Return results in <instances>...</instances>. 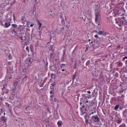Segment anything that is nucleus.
Instances as JSON below:
<instances>
[{
    "mask_svg": "<svg viewBox=\"0 0 127 127\" xmlns=\"http://www.w3.org/2000/svg\"><path fill=\"white\" fill-rule=\"evenodd\" d=\"M11 26L12 27L10 29V31L12 33L13 35L18 36V32L17 29V26L15 24H12Z\"/></svg>",
    "mask_w": 127,
    "mask_h": 127,
    "instance_id": "obj_1",
    "label": "nucleus"
},
{
    "mask_svg": "<svg viewBox=\"0 0 127 127\" xmlns=\"http://www.w3.org/2000/svg\"><path fill=\"white\" fill-rule=\"evenodd\" d=\"M95 21L96 23L99 25L101 17L99 12H96L95 13Z\"/></svg>",
    "mask_w": 127,
    "mask_h": 127,
    "instance_id": "obj_2",
    "label": "nucleus"
},
{
    "mask_svg": "<svg viewBox=\"0 0 127 127\" xmlns=\"http://www.w3.org/2000/svg\"><path fill=\"white\" fill-rule=\"evenodd\" d=\"M91 119L95 122H98L99 121V119L96 115L95 116H93L91 117Z\"/></svg>",
    "mask_w": 127,
    "mask_h": 127,
    "instance_id": "obj_3",
    "label": "nucleus"
},
{
    "mask_svg": "<svg viewBox=\"0 0 127 127\" xmlns=\"http://www.w3.org/2000/svg\"><path fill=\"white\" fill-rule=\"evenodd\" d=\"M18 36L22 40H25L26 39V35L24 33H23L22 34L21 36L18 34Z\"/></svg>",
    "mask_w": 127,
    "mask_h": 127,
    "instance_id": "obj_4",
    "label": "nucleus"
},
{
    "mask_svg": "<svg viewBox=\"0 0 127 127\" xmlns=\"http://www.w3.org/2000/svg\"><path fill=\"white\" fill-rule=\"evenodd\" d=\"M5 52L6 53V54H7V55L8 56V57L9 59H10L12 58V56L11 55V54H10V52L8 50H6L5 51Z\"/></svg>",
    "mask_w": 127,
    "mask_h": 127,
    "instance_id": "obj_5",
    "label": "nucleus"
},
{
    "mask_svg": "<svg viewBox=\"0 0 127 127\" xmlns=\"http://www.w3.org/2000/svg\"><path fill=\"white\" fill-rule=\"evenodd\" d=\"M30 107H27L26 108V112L29 113L31 112V111L30 109Z\"/></svg>",
    "mask_w": 127,
    "mask_h": 127,
    "instance_id": "obj_6",
    "label": "nucleus"
},
{
    "mask_svg": "<svg viewBox=\"0 0 127 127\" xmlns=\"http://www.w3.org/2000/svg\"><path fill=\"white\" fill-rule=\"evenodd\" d=\"M4 27L5 28H7L9 27L10 25V24L9 22L5 23L4 24Z\"/></svg>",
    "mask_w": 127,
    "mask_h": 127,
    "instance_id": "obj_7",
    "label": "nucleus"
},
{
    "mask_svg": "<svg viewBox=\"0 0 127 127\" xmlns=\"http://www.w3.org/2000/svg\"><path fill=\"white\" fill-rule=\"evenodd\" d=\"M16 121H18L22 125H24V124L23 123H22V119H21L20 118L18 120L17 119H15Z\"/></svg>",
    "mask_w": 127,
    "mask_h": 127,
    "instance_id": "obj_8",
    "label": "nucleus"
},
{
    "mask_svg": "<svg viewBox=\"0 0 127 127\" xmlns=\"http://www.w3.org/2000/svg\"><path fill=\"white\" fill-rule=\"evenodd\" d=\"M5 103L6 105L7 106L6 107H8V108H10V105L7 102H6Z\"/></svg>",
    "mask_w": 127,
    "mask_h": 127,
    "instance_id": "obj_9",
    "label": "nucleus"
},
{
    "mask_svg": "<svg viewBox=\"0 0 127 127\" xmlns=\"http://www.w3.org/2000/svg\"><path fill=\"white\" fill-rule=\"evenodd\" d=\"M38 23L39 25L38 28V29L39 30L40 28V27L41 26L42 24L41 22H40L39 21H38Z\"/></svg>",
    "mask_w": 127,
    "mask_h": 127,
    "instance_id": "obj_10",
    "label": "nucleus"
},
{
    "mask_svg": "<svg viewBox=\"0 0 127 127\" xmlns=\"http://www.w3.org/2000/svg\"><path fill=\"white\" fill-rule=\"evenodd\" d=\"M1 121H4V122H6V120L5 117L3 116L2 117V118L1 119Z\"/></svg>",
    "mask_w": 127,
    "mask_h": 127,
    "instance_id": "obj_11",
    "label": "nucleus"
},
{
    "mask_svg": "<svg viewBox=\"0 0 127 127\" xmlns=\"http://www.w3.org/2000/svg\"><path fill=\"white\" fill-rule=\"evenodd\" d=\"M16 89V87H15L14 86L12 88V91L14 93H15V91Z\"/></svg>",
    "mask_w": 127,
    "mask_h": 127,
    "instance_id": "obj_12",
    "label": "nucleus"
},
{
    "mask_svg": "<svg viewBox=\"0 0 127 127\" xmlns=\"http://www.w3.org/2000/svg\"><path fill=\"white\" fill-rule=\"evenodd\" d=\"M90 61H87V62L86 63V65L85 66L84 65V67H85L86 66H87V65H88L90 63Z\"/></svg>",
    "mask_w": 127,
    "mask_h": 127,
    "instance_id": "obj_13",
    "label": "nucleus"
},
{
    "mask_svg": "<svg viewBox=\"0 0 127 127\" xmlns=\"http://www.w3.org/2000/svg\"><path fill=\"white\" fill-rule=\"evenodd\" d=\"M98 34L99 35H102L103 34V32L100 31H99L98 32Z\"/></svg>",
    "mask_w": 127,
    "mask_h": 127,
    "instance_id": "obj_14",
    "label": "nucleus"
},
{
    "mask_svg": "<svg viewBox=\"0 0 127 127\" xmlns=\"http://www.w3.org/2000/svg\"><path fill=\"white\" fill-rule=\"evenodd\" d=\"M18 83L17 82H14L13 83V86L15 87L18 84Z\"/></svg>",
    "mask_w": 127,
    "mask_h": 127,
    "instance_id": "obj_15",
    "label": "nucleus"
},
{
    "mask_svg": "<svg viewBox=\"0 0 127 127\" xmlns=\"http://www.w3.org/2000/svg\"><path fill=\"white\" fill-rule=\"evenodd\" d=\"M55 74H53L52 73H51V78H55V76H54V75Z\"/></svg>",
    "mask_w": 127,
    "mask_h": 127,
    "instance_id": "obj_16",
    "label": "nucleus"
},
{
    "mask_svg": "<svg viewBox=\"0 0 127 127\" xmlns=\"http://www.w3.org/2000/svg\"><path fill=\"white\" fill-rule=\"evenodd\" d=\"M62 123L61 121H58L57 123L60 126H61L62 124Z\"/></svg>",
    "mask_w": 127,
    "mask_h": 127,
    "instance_id": "obj_17",
    "label": "nucleus"
},
{
    "mask_svg": "<svg viewBox=\"0 0 127 127\" xmlns=\"http://www.w3.org/2000/svg\"><path fill=\"white\" fill-rule=\"evenodd\" d=\"M54 54V53L53 52H52L51 53H50V56L52 57L53 55Z\"/></svg>",
    "mask_w": 127,
    "mask_h": 127,
    "instance_id": "obj_18",
    "label": "nucleus"
},
{
    "mask_svg": "<svg viewBox=\"0 0 127 127\" xmlns=\"http://www.w3.org/2000/svg\"><path fill=\"white\" fill-rule=\"evenodd\" d=\"M117 123L118 124L120 123L121 122V120H117Z\"/></svg>",
    "mask_w": 127,
    "mask_h": 127,
    "instance_id": "obj_19",
    "label": "nucleus"
},
{
    "mask_svg": "<svg viewBox=\"0 0 127 127\" xmlns=\"http://www.w3.org/2000/svg\"><path fill=\"white\" fill-rule=\"evenodd\" d=\"M6 84L5 83H4L3 85V89H5L6 88V86H5ZM3 89V88H2Z\"/></svg>",
    "mask_w": 127,
    "mask_h": 127,
    "instance_id": "obj_20",
    "label": "nucleus"
},
{
    "mask_svg": "<svg viewBox=\"0 0 127 127\" xmlns=\"http://www.w3.org/2000/svg\"><path fill=\"white\" fill-rule=\"evenodd\" d=\"M119 106V105H117L115 107L114 109L115 110L117 109Z\"/></svg>",
    "mask_w": 127,
    "mask_h": 127,
    "instance_id": "obj_21",
    "label": "nucleus"
},
{
    "mask_svg": "<svg viewBox=\"0 0 127 127\" xmlns=\"http://www.w3.org/2000/svg\"><path fill=\"white\" fill-rule=\"evenodd\" d=\"M122 64L121 62L119 63L118 64V66L119 67H120V66H122Z\"/></svg>",
    "mask_w": 127,
    "mask_h": 127,
    "instance_id": "obj_22",
    "label": "nucleus"
},
{
    "mask_svg": "<svg viewBox=\"0 0 127 127\" xmlns=\"http://www.w3.org/2000/svg\"><path fill=\"white\" fill-rule=\"evenodd\" d=\"M61 22L62 23H63V22H64V19L62 17V16H61Z\"/></svg>",
    "mask_w": 127,
    "mask_h": 127,
    "instance_id": "obj_23",
    "label": "nucleus"
},
{
    "mask_svg": "<svg viewBox=\"0 0 127 127\" xmlns=\"http://www.w3.org/2000/svg\"><path fill=\"white\" fill-rule=\"evenodd\" d=\"M109 22H111V23H113V21L112 20V19L111 18H110V19H109Z\"/></svg>",
    "mask_w": 127,
    "mask_h": 127,
    "instance_id": "obj_24",
    "label": "nucleus"
},
{
    "mask_svg": "<svg viewBox=\"0 0 127 127\" xmlns=\"http://www.w3.org/2000/svg\"><path fill=\"white\" fill-rule=\"evenodd\" d=\"M51 85L52 86H54L55 85V83H53L52 84H51Z\"/></svg>",
    "mask_w": 127,
    "mask_h": 127,
    "instance_id": "obj_25",
    "label": "nucleus"
},
{
    "mask_svg": "<svg viewBox=\"0 0 127 127\" xmlns=\"http://www.w3.org/2000/svg\"><path fill=\"white\" fill-rule=\"evenodd\" d=\"M26 50H27V51H29V47H28L27 46L26 47Z\"/></svg>",
    "mask_w": 127,
    "mask_h": 127,
    "instance_id": "obj_26",
    "label": "nucleus"
},
{
    "mask_svg": "<svg viewBox=\"0 0 127 127\" xmlns=\"http://www.w3.org/2000/svg\"><path fill=\"white\" fill-rule=\"evenodd\" d=\"M3 109H2V108H1L0 110V112L1 111V113H2V112H3Z\"/></svg>",
    "mask_w": 127,
    "mask_h": 127,
    "instance_id": "obj_27",
    "label": "nucleus"
},
{
    "mask_svg": "<svg viewBox=\"0 0 127 127\" xmlns=\"http://www.w3.org/2000/svg\"><path fill=\"white\" fill-rule=\"evenodd\" d=\"M85 122L86 123H87L88 122V120L87 119H86L85 117Z\"/></svg>",
    "mask_w": 127,
    "mask_h": 127,
    "instance_id": "obj_28",
    "label": "nucleus"
},
{
    "mask_svg": "<svg viewBox=\"0 0 127 127\" xmlns=\"http://www.w3.org/2000/svg\"><path fill=\"white\" fill-rule=\"evenodd\" d=\"M26 79H27L26 77V76H25V77H24V78H23V80H26Z\"/></svg>",
    "mask_w": 127,
    "mask_h": 127,
    "instance_id": "obj_29",
    "label": "nucleus"
},
{
    "mask_svg": "<svg viewBox=\"0 0 127 127\" xmlns=\"http://www.w3.org/2000/svg\"><path fill=\"white\" fill-rule=\"evenodd\" d=\"M84 107H85V106L84 105H82L81 106V107L80 108V109L81 110H82V108H83Z\"/></svg>",
    "mask_w": 127,
    "mask_h": 127,
    "instance_id": "obj_30",
    "label": "nucleus"
},
{
    "mask_svg": "<svg viewBox=\"0 0 127 127\" xmlns=\"http://www.w3.org/2000/svg\"><path fill=\"white\" fill-rule=\"evenodd\" d=\"M94 37L96 38H98V35H95Z\"/></svg>",
    "mask_w": 127,
    "mask_h": 127,
    "instance_id": "obj_31",
    "label": "nucleus"
},
{
    "mask_svg": "<svg viewBox=\"0 0 127 127\" xmlns=\"http://www.w3.org/2000/svg\"><path fill=\"white\" fill-rule=\"evenodd\" d=\"M97 39H98V41H100L101 38H98Z\"/></svg>",
    "mask_w": 127,
    "mask_h": 127,
    "instance_id": "obj_32",
    "label": "nucleus"
},
{
    "mask_svg": "<svg viewBox=\"0 0 127 127\" xmlns=\"http://www.w3.org/2000/svg\"><path fill=\"white\" fill-rule=\"evenodd\" d=\"M53 92L51 90L50 92V94H51L53 93Z\"/></svg>",
    "mask_w": 127,
    "mask_h": 127,
    "instance_id": "obj_33",
    "label": "nucleus"
},
{
    "mask_svg": "<svg viewBox=\"0 0 127 127\" xmlns=\"http://www.w3.org/2000/svg\"><path fill=\"white\" fill-rule=\"evenodd\" d=\"M87 92L89 94H90L91 93V92L90 91H87Z\"/></svg>",
    "mask_w": 127,
    "mask_h": 127,
    "instance_id": "obj_34",
    "label": "nucleus"
},
{
    "mask_svg": "<svg viewBox=\"0 0 127 127\" xmlns=\"http://www.w3.org/2000/svg\"><path fill=\"white\" fill-rule=\"evenodd\" d=\"M127 58V57H125L123 59H125Z\"/></svg>",
    "mask_w": 127,
    "mask_h": 127,
    "instance_id": "obj_35",
    "label": "nucleus"
},
{
    "mask_svg": "<svg viewBox=\"0 0 127 127\" xmlns=\"http://www.w3.org/2000/svg\"><path fill=\"white\" fill-rule=\"evenodd\" d=\"M75 77V75H73V78L74 79Z\"/></svg>",
    "mask_w": 127,
    "mask_h": 127,
    "instance_id": "obj_36",
    "label": "nucleus"
},
{
    "mask_svg": "<svg viewBox=\"0 0 127 127\" xmlns=\"http://www.w3.org/2000/svg\"><path fill=\"white\" fill-rule=\"evenodd\" d=\"M33 24H31L30 25V26L31 27H32L33 26Z\"/></svg>",
    "mask_w": 127,
    "mask_h": 127,
    "instance_id": "obj_37",
    "label": "nucleus"
},
{
    "mask_svg": "<svg viewBox=\"0 0 127 127\" xmlns=\"http://www.w3.org/2000/svg\"><path fill=\"white\" fill-rule=\"evenodd\" d=\"M94 113L93 112H92L91 113H90L89 114L90 115H91V114H93Z\"/></svg>",
    "mask_w": 127,
    "mask_h": 127,
    "instance_id": "obj_38",
    "label": "nucleus"
},
{
    "mask_svg": "<svg viewBox=\"0 0 127 127\" xmlns=\"http://www.w3.org/2000/svg\"><path fill=\"white\" fill-rule=\"evenodd\" d=\"M89 90L90 91H92V90H91V88H90L89 89Z\"/></svg>",
    "mask_w": 127,
    "mask_h": 127,
    "instance_id": "obj_39",
    "label": "nucleus"
},
{
    "mask_svg": "<svg viewBox=\"0 0 127 127\" xmlns=\"http://www.w3.org/2000/svg\"><path fill=\"white\" fill-rule=\"evenodd\" d=\"M62 71H64V69H62Z\"/></svg>",
    "mask_w": 127,
    "mask_h": 127,
    "instance_id": "obj_40",
    "label": "nucleus"
},
{
    "mask_svg": "<svg viewBox=\"0 0 127 127\" xmlns=\"http://www.w3.org/2000/svg\"><path fill=\"white\" fill-rule=\"evenodd\" d=\"M81 60L82 61H83L84 60V58H82Z\"/></svg>",
    "mask_w": 127,
    "mask_h": 127,
    "instance_id": "obj_41",
    "label": "nucleus"
},
{
    "mask_svg": "<svg viewBox=\"0 0 127 127\" xmlns=\"http://www.w3.org/2000/svg\"><path fill=\"white\" fill-rule=\"evenodd\" d=\"M86 19V18H85V19H84V21H85V19Z\"/></svg>",
    "mask_w": 127,
    "mask_h": 127,
    "instance_id": "obj_42",
    "label": "nucleus"
},
{
    "mask_svg": "<svg viewBox=\"0 0 127 127\" xmlns=\"http://www.w3.org/2000/svg\"><path fill=\"white\" fill-rule=\"evenodd\" d=\"M88 40H89V41L90 42V41H91V39H89Z\"/></svg>",
    "mask_w": 127,
    "mask_h": 127,
    "instance_id": "obj_43",
    "label": "nucleus"
},
{
    "mask_svg": "<svg viewBox=\"0 0 127 127\" xmlns=\"http://www.w3.org/2000/svg\"><path fill=\"white\" fill-rule=\"evenodd\" d=\"M51 89H52V90H53L54 89L53 88H52H52H51Z\"/></svg>",
    "mask_w": 127,
    "mask_h": 127,
    "instance_id": "obj_44",
    "label": "nucleus"
},
{
    "mask_svg": "<svg viewBox=\"0 0 127 127\" xmlns=\"http://www.w3.org/2000/svg\"><path fill=\"white\" fill-rule=\"evenodd\" d=\"M93 43V42H92V41H91V42H90V43Z\"/></svg>",
    "mask_w": 127,
    "mask_h": 127,
    "instance_id": "obj_45",
    "label": "nucleus"
},
{
    "mask_svg": "<svg viewBox=\"0 0 127 127\" xmlns=\"http://www.w3.org/2000/svg\"><path fill=\"white\" fill-rule=\"evenodd\" d=\"M80 104H82V103L81 102H80Z\"/></svg>",
    "mask_w": 127,
    "mask_h": 127,
    "instance_id": "obj_46",
    "label": "nucleus"
},
{
    "mask_svg": "<svg viewBox=\"0 0 127 127\" xmlns=\"http://www.w3.org/2000/svg\"><path fill=\"white\" fill-rule=\"evenodd\" d=\"M95 32H97V31L96 30H95Z\"/></svg>",
    "mask_w": 127,
    "mask_h": 127,
    "instance_id": "obj_47",
    "label": "nucleus"
},
{
    "mask_svg": "<svg viewBox=\"0 0 127 127\" xmlns=\"http://www.w3.org/2000/svg\"><path fill=\"white\" fill-rule=\"evenodd\" d=\"M52 96H53V95H51V96H50V97H52Z\"/></svg>",
    "mask_w": 127,
    "mask_h": 127,
    "instance_id": "obj_48",
    "label": "nucleus"
},
{
    "mask_svg": "<svg viewBox=\"0 0 127 127\" xmlns=\"http://www.w3.org/2000/svg\"><path fill=\"white\" fill-rule=\"evenodd\" d=\"M37 1V0H34V1H35V2H36V1Z\"/></svg>",
    "mask_w": 127,
    "mask_h": 127,
    "instance_id": "obj_49",
    "label": "nucleus"
},
{
    "mask_svg": "<svg viewBox=\"0 0 127 127\" xmlns=\"http://www.w3.org/2000/svg\"><path fill=\"white\" fill-rule=\"evenodd\" d=\"M34 11H33V13H32L33 14H33V13H34Z\"/></svg>",
    "mask_w": 127,
    "mask_h": 127,
    "instance_id": "obj_50",
    "label": "nucleus"
},
{
    "mask_svg": "<svg viewBox=\"0 0 127 127\" xmlns=\"http://www.w3.org/2000/svg\"><path fill=\"white\" fill-rule=\"evenodd\" d=\"M1 113L0 112V115L1 114Z\"/></svg>",
    "mask_w": 127,
    "mask_h": 127,
    "instance_id": "obj_51",
    "label": "nucleus"
},
{
    "mask_svg": "<svg viewBox=\"0 0 127 127\" xmlns=\"http://www.w3.org/2000/svg\"><path fill=\"white\" fill-rule=\"evenodd\" d=\"M51 48H52V47H52V46L51 45Z\"/></svg>",
    "mask_w": 127,
    "mask_h": 127,
    "instance_id": "obj_52",
    "label": "nucleus"
},
{
    "mask_svg": "<svg viewBox=\"0 0 127 127\" xmlns=\"http://www.w3.org/2000/svg\"><path fill=\"white\" fill-rule=\"evenodd\" d=\"M87 24V22H86V24H85V25H86V24Z\"/></svg>",
    "mask_w": 127,
    "mask_h": 127,
    "instance_id": "obj_53",
    "label": "nucleus"
},
{
    "mask_svg": "<svg viewBox=\"0 0 127 127\" xmlns=\"http://www.w3.org/2000/svg\"><path fill=\"white\" fill-rule=\"evenodd\" d=\"M26 29H27V30H28V28H26Z\"/></svg>",
    "mask_w": 127,
    "mask_h": 127,
    "instance_id": "obj_54",
    "label": "nucleus"
},
{
    "mask_svg": "<svg viewBox=\"0 0 127 127\" xmlns=\"http://www.w3.org/2000/svg\"><path fill=\"white\" fill-rule=\"evenodd\" d=\"M67 102L69 104H69V103L68 102V101H67Z\"/></svg>",
    "mask_w": 127,
    "mask_h": 127,
    "instance_id": "obj_55",
    "label": "nucleus"
},
{
    "mask_svg": "<svg viewBox=\"0 0 127 127\" xmlns=\"http://www.w3.org/2000/svg\"><path fill=\"white\" fill-rule=\"evenodd\" d=\"M4 115H5V113H4Z\"/></svg>",
    "mask_w": 127,
    "mask_h": 127,
    "instance_id": "obj_56",
    "label": "nucleus"
},
{
    "mask_svg": "<svg viewBox=\"0 0 127 127\" xmlns=\"http://www.w3.org/2000/svg\"><path fill=\"white\" fill-rule=\"evenodd\" d=\"M86 102H88V101H86Z\"/></svg>",
    "mask_w": 127,
    "mask_h": 127,
    "instance_id": "obj_57",
    "label": "nucleus"
},
{
    "mask_svg": "<svg viewBox=\"0 0 127 127\" xmlns=\"http://www.w3.org/2000/svg\"><path fill=\"white\" fill-rule=\"evenodd\" d=\"M62 65H64V64H62Z\"/></svg>",
    "mask_w": 127,
    "mask_h": 127,
    "instance_id": "obj_58",
    "label": "nucleus"
},
{
    "mask_svg": "<svg viewBox=\"0 0 127 127\" xmlns=\"http://www.w3.org/2000/svg\"><path fill=\"white\" fill-rule=\"evenodd\" d=\"M9 79H10V78H9Z\"/></svg>",
    "mask_w": 127,
    "mask_h": 127,
    "instance_id": "obj_59",
    "label": "nucleus"
},
{
    "mask_svg": "<svg viewBox=\"0 0 127 127\" xmlns=\"http://www.w3.org/2000/svg\"><path fill=\"white\" fill-rule=\"evenodd\" d=\"M9 79H10V78H9Z\"/></svg>",
    "mask_w": 127,
    "mask_h": 127,
    "instance_id": "obj_60",
    "label": "nucleus"
},
{
    "mask_svg": "<svg viewBox=\"0 0 127 127\" xmlns=\"http://www.w3.org/2000/svg\"><path fill=\"white\" fill-rule=\"evenodd\" d=\"M77 98H78V96H77Z\"/></svg>",
    "mask_w": 127,
    "mask_h": 127,
    "instance_id": "obj_61",
    "label": "nucleus"
}]
</instances>
